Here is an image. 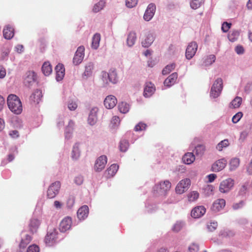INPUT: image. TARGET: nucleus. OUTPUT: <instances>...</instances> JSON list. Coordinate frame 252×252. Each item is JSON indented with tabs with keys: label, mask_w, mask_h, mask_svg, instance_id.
Here are the masks:
<instances>
[{
	"label": "nucleus",
	"mask_w": 252,
	"mask_h": 252,
	"mask_svg": "<svg viewBox=\"0 0 252 252\" xmlns=\"http://www.w3.org/2000/svg\"><path fill=\"white\" fill-rule=\"evenodd\" d=\"M75 203V197L74 196H70L67 201V206L69 208H71Z\"/></svg>",
	"instance_id": "052dcab7"
},
{
	"label": "nucleus",
	"mask_w": 252,
	"mask_h": 252,
	"mask_svg": "<svg viewBox=\"0 0 252 252\" xmlns=\"http://www.w3.org/2000/svg\"><path fill=\"white\" fill-rule=\"evenodd\" d=\"M225 206V200L223 199H218L213 203L211 207L212 210L214 212L221 211Z\"/></svg>",
	"instance_id": "aec40b11"
},
{
	"label": "nucleus",
	"mask_w": 252,
	"mask_h": 252,
	"mask_svg": "<svg viewBox=\"0 0 252 252\" xmlns=\"http://www.w3.org/2000/svg\"><path fill=\"white\" fill-rule=\"evenodd\" d=\"M41 97V91L39 90H36L31 95L30 99L34 102L38 103Z\"/></svg>",
	"instance_id": "473e14b6"
},
{
	"label": "nucleus",
	"mask_w": 252,
	"mask_h": 252,
	"mask_svg": "<svg viewBox=\"0 0 252 252\" xmlns=\"http://www.w3.org/2000/svg\"><path fill=\"white\" fill-rule=\"evenodd\" d=\"M235 52L239 55L243 54L244 52V49L243 46L238 45L235 47Z\"/></svg>",
	"instance_id": "0e129e2a"
},
{
	"label": "nucleus",
	"mask_w": 252,
	"mask_h": 252,
	"mask_svg": "<svg viewBox=\"0 0 252 252\" xmlns=\"http://www.w3.org/2000/svg\"><path fill=\"white\" fill-rule=\"evenodd\" d=\"M22 237L21 242L19 244V247L21 249H24L30 243L32 240V237L30 235L22 233Z\"/></svg>",
	"instance_id": "bb28decb"
},
{
	"label": "nucleus",
	"mask_w": 252,
	"mask_h": 252,
	"mask_svg": "<svg viewBox=\"0 0 252 252\" xmlns=\"http://www.w3.org/2000/svg\"><path fill=\"white\" fill-rule=\"evenodd\" d=\"M155 38L154 33L148 32L145 35V38L142 41V46L145 48L150 47L153 43Z\"/></svg>",
	"instance_id": "dca6fc26"
},
{
	"label": "nucleus",
	"mask_w": 252,
	"mask_h": 252,
	"mask_svg": "<svg viewBox=\"0 0 252 252\" xmlns=\"http://www.w3.org/2000/svg\"><path fill=\"white\" fill-rule=\"evenodd\" d=\"M72 220L70 217L64 218L60 222L59 229L61 232H64L69 230L71 225Z\"/></svg>",
	"instance_id": "2eb2a0df"
},
{
	"label": "nucleus",
	"mask_w": 252,
	"mask_h": 252,
	"mask_svg": "<svg viewBox=\"0 0 252 252\" xmlns=\"http://www.w3.org/2000/svg\"><path fill=\"white\" fill-rule=\"evenodd\" d=\"M199 250V246L195 244H191L188 248V252H197Z\"/></svg>",
	"instance_id": "8fccbe9b"
},
{
	"label": "nucleus",
	"mask_w": 252,
	"mask_h": 252,
	"mask_svg": "<svg viewBox=\"0 0 252 252\" xmlns=\"http://www.w3.org/2000/svg\"><path fill=\"white\" fill-rule=\"evenodd\" d=\"M245 205L244 201L241 200L237 203H234L232 205V208L234 210H237L242 208Z\"/></svg>",
	"instance_id": "4d7b16f0"
},
{
	"label": "nucleus",
	"mask_w": 252,
	"mask_h": 252,
	"mask_svg": "<svg viewBox=\"0 0 252 252\" xmlns=\"http://www.w3.org/2000/svg\"><path fill=\"white\" fill-rule=\"evenodd\" d=\"M146 126L145 123L140 122L135 126L134 129L136 131H142L146 129Z\"/></svg>",
	"instance_id": "6e6d98bb"
},
{
	"label": "nucleus",
	"mask_w": 252,
	"mask_h": 252,
	"mask_svg": "<svg viewBox=\"0 0 252 252\" xmlns=\"http://www.w3.org/2000/svg\"><path fill=\"white\" fill-rule=\"evenodd\" d=\"M227 160L225 158H222L217 160L212 165V170L213 172H217L223 170L226 166Z\"/></svg>",
	"instance_id": "ddd939ff"
},
{
	"label": "nucleus",
	"mask_w": 252,
	"mask_h": 252,
	"mask_svg": "<svg viewBox=\"0 0 252 252\" xmlns=\"http://www.w3.org/2000/svg\"><path fill=\"white\" fill-rule=\"evenodd\" d=\"M229 144L230 143L228 139H225L221 141L217 144L216 146V149L219 151H221L223 148H225L228 147Z\"/></svg>",
	"instance_id": "ea45409f"
},
{
	"label": "nucleus",
	"mask_w": 252,
	"mask_h": 252,
	"mask_svg": "<svg viewBox=\"0 0 252 252\" xmlns=\"http://www.w3.org/2000/svg\"><path fill=\"white\" fill-rule=\"evenodd\" d=\"M243 116V113L241 112H238L233 116L232 119V121L233 123L236 124L238 123Z\"/></svg>",
	"instance_id": "5fc2aeb1"
},
{
	"label": "nucleus",
	"mask_w": 252,
	"mask_h": 252,
	"mask_svg": "<svg viewBox=\"0 0 252 252\" xmlns=\"http://www.w3.org/2000/svg\"><path fill=\"white\" fill-rule=\"evenodd\" d=\"M40 224V221L38 219L35 218L32 219L29 224L30 231L32 233L36 232Z\"/></svg>",
	"instance_id": "393cba45"
},
{
	"label": "nucleus",
	"mask_w": 252,
	"mask_h": 252,
	"mask_svg": "<svg viewBox=\"0 0 252 252\" xmlns=\"http://www.w3.org/2000/svg\"><path fill=\"white\" fill-rule=\"evenodd\" d=\"M239 36V32L237 31H233L230 32L228 35V38L229 41L232 42L235 41Z\"/></svg>",
	"instance_id": "c03bdc74"
},
{
	"label": "nucleus",
	"mask_w": 252,
	"mask_h": 252,
	"mask_svg": "<svg viewBox=\"0 0 252 252\" xmlns=\"http://www.w3.org/2000/svg\"><path fill=\"white\" fill-rule=\"evenodd\" d=\"M119 169V166L116 164H112L105 171V174H107V177L109 178L114 176L117 173Z\"/></svg>",
	"instance_id": "c85d7f7f"
},
{
	"label": "nucleus",
	"mask_w": 252,
	"mask_h": 252,
	"mask_svg": "<svg viewBox=\"0 0 252 252\" xmlns=\"http://www.w3.org/2000/svg\"><path fill=\"white\" fill-rule=\"evenodd\" d=\"M109 74V81L113 84H116L118 81V78L115 70H111L108 73Z\"/></svg>",
	"instance_id": "e433bc0d"
},
{
	"label": "nucleus",
	"mask_w": 252,
	"mask_h": 252,
	"mask_svg": "<svg viewBox=\"0 0 252 252\" xmlns=\"http://www.w3.org/2000/svg\"><path fill=\"white\" fill-rule=\"evenodd\" d=\"M64 126L63 118L61 117L59 118L57 121V126L59 128L62 127Z\"/></svg>",
	"instance_id": "69168bd1"
},
{
	"label": "nucleus",
	"mask_w": 252,
	"mask_h": 252,
	"mask_svg": "<svg viewBox=\"0 0 252 252\" xmlns=\"http://www.w3.org/2000/svg\"><path fill=\"white\" fill-rule=\"evenodd\" d=\"M36 81V74L34 71L27 72L24 77V84L27 87H31Z\"/></svg>",
	"instance_id": "423d86ee"
},
{
	"label": "nucleus",
	"mask_w": 252,
	"mask_h": 252,
	"mask_svg": "<svg viewBox=\"0 0 252 252\" xmlns=\"http://www.w3.org/2000/svg\"><path fill=\"white\" fill-rule=\"evenodd\" d=\"M156 10V4L154 3H150L145 12L143 16L144 19L146 21H150L154 17Z\"/></svg>",
	"instance_id": "9b49d317"
},
{
	"label": "nucleus",
	"mask_w": 252,
	"mask_h": 252,
	"mask_svg": "<svg viewBox=\"0 0 252 252\" xmlns=\"http://www.w3.org/2000/svg\"><path fill=\"white\" fill-rule=\"evenodd\" d=\"M105 5V1L104 0H100L95 3L93 8V11L97 13L103 9Z\"/></svg>",
	"instance_id": "c9c22d12"
},
{
	"label": "nucleus",
	"mask_w": 252,
	"mask_h": 252,
	"mask_svg": "<svg viewBox=\"0 0 252 252\" xmlns=\"http://www.w3.org/2000/svg\"><path fill=\"white\" fill-rule=\"evenodd\" d=\"M184 222L182 221H177L173 226L172 229L175 232L179 231L184 226Z\"/></svg>",
	"instance_id": "de8ad7c7"
},
{
	"label": "nucleus",
	"mask_w": 252,
	"mask_h": 252,
	"mask_svg": "<svg viewBox=\"0 0 252 252\" xmlns=\"http://www.w3.org/2000/svg\"><path fill=\"white\" fill-rule=\"evenodd\" d=\"M107 162V158L105 155L98 157L95 162L94 170L97 172L101 171L105 167Z\"/></svg>",
	"instance_id": "0eeeda50"
},
{
	"label": "nucleus",
	"mask_w": 252,
	"mask_h": 252,
	"mask_svg": "<svg viewBox=\"0 0 252 252\" xmlns=\"http://www.w3.org/2000/svg\"><path fill=\"white\" fill-rule=\"evenodd\" d=\"M242 101V98L237 96L231 101V104L234 108H238L241 104Z\"/></svg>",
	"instance_id": "a18cd8bd"
},
{
	"label": "nucleus",
	"mask_w": 252,
	"mask_h": 252,
	"mask_svg": "<svg viewBox=\"0 0 252 252\" xmlns=\"http://www.w3.org/2000/svg\"><path fill=\"white\" fill-rule=\"evenodd\" d=\"M98 111V109L96 107H93L90 110L88 118V122L90 125L94 126L97 122Z\"/></svg>",
	"instance_id": "4468645a"
},
{
	"label": "nucleus",
	"mask_w": 252,
	"mask_h": 252,
	"mask_svg": "<svg viewBox=\"0 0 252 252\" xmlns=\"http://www.w3.org/2000/svg\"><path fill=\"white\" fill-rule=\"evenodd\" d=\"M117 103L116 97L113 95H109L106 96L104 101V104L107 109H112L114 107Z\"/></svg>",
	"instance_id": "6ab92c4d"
},
{
	"label": "nucleus",
	"mask_w": 252,
	"mask_h": 252,
	"mask_svg": "<svg viewBox=\"0 0 252 252\" xmlns=\"http://www.w3.org/2000/svg\"><path fill=\"white\" fill-rule=\"evenodd\" d=\"M216 60V56L214 55H210L206 56L203 61V65L207 66L213 64Z\"/></svg>",
	"instance_id": "4c0bfd02"
},
{
	"label": "nucleus",
	"mask_w": 252,
	"mask_h": 252,
	"mask_svg": "<svg viewBox=\"0 0 252 252\" xmlns=\"http://www.w3.org/2000/svg\"><path fill=\"white\" fill-rule=\"evenodd\" d=\"M240 160L238 158H234L231 159L229 163L230 171L235 170L239 165Z\"/></svg>",
	"instance_id": "58836bf2"
},
{
	"label": "nucleus",
	"mask_w": 252,
	"mask_h": 252,
	"mask_svg": "<svg viewBox=\"0 0 252 252\" xmlns=\"http://www.w3.org/2000/svg\"><path fill=\"white\" fill-rule=\"evenodd\" d=\"M156 88L154 84L151 82L147 83L144 88L143 95L145 97H151L155 93Z\"/></svg>",
	"instance_id": "412c9836"
},
{
	"label": "nucleus",
	"mask_w": 252,
	"mask_h": 252,
	"mask_svg": "<svg viewBox=\"0 0 252 252\" xmlns=\"http://www.w3.org/2000/svg\"><path fill=\"white\" fill-rule=\"evenodd\" d=\"M176 65L175 63H172L169 64L167 65L162 70V73L163 75H167L169 74L170 72L174 69L175 68Z\"/></svg>",
	"instance_id": "37998d69"
},
{
	"label": "nucleus",
	"mask_w": 252,
	"mask_h": 252,
	"mask_svg": "<svg viewBox=\"0 0 252 252\" xmlns=\"http://www.w3.org/2000/svg\"><path fill=\"white\" fill-rule=\"evenodd\" d=\"M204 3V0H191L190 6L193 9H196L199 8Z\"/></svg>",
	"instance_id": "79ce46f5"
},
{
	"label": "nucleus",
	"mask_w": 252,
	"mask_h": 252,
	"mask_svg": "<svg viewBox=\"0 0 252 252\" xmlns=\"http://www.w3.org/2000/svg\"><path fill=\"white\" fill-rule=\"evenodd\" d=\"M84 178L82 175L76 176L74 179V182L77 185H81L83 183Z\"/></svg>",
	"instance_id": "bf43d9fd"
},
{
	"label": "nucleus",
	"mask_w": 252,
	"mask_h": 252,
	"mask_svg": "<svg viewBox=\"0 0 252 252\" xmlns=\"http://www.w3.org/2000/svg\"><path fill=\"white\" fill-rule=\"evenodd\" d=\"M178 77V74L174 72L170 75L164 81V85L167 87L173 86L176 82Z\"/></svg>",
	"instance_id": "b1692460"
},
{
	"label": "nucleus",
	"mask_w": 252,
	"mask_h": 252,
	"mask_svg": "<svg viewBox=\"0 0 252 252\" xmlns=\"http://www.w3.org/2000/svg\"><path fill=\"white\" fill-rule=\"evenodd\" d=\"M100 40V34L98 33H95L92 38V48L94 50L97 49L99 46Z\"/></svg>",
	"instance_id": "7c9ffc66"
},
{
	"label": "nucleus",
	"mask_w": 252,
	"mask_h": 252,
	"mask_svg": "<svg viewBox=\"0 0 252 252\" xmlns=\"http://www.w3.org/2000/svg\"><path fill=\"white\" fill-rule=\"evenodd\" d=\"M101 76L102 80L103 81V83L106 85L108 84L109 83V74L108 72L105 71H102L101 72Z\"/></svg>",
	"instance_id": "864d4df0"
},
{
	"label": "nucleus",
	"mask_w": 252,
	"mask_h": 252,
	"mask_svg": "<svg viewBox=\"0 0 252 252\" xmlns=\"http://www.w3.org/2000/svg\"><path fill=\"white\" fill-rule=\"evenodd\" d=\"M120 150L123 152H126L129 147V142L127 140L122 139L120 142Z\"/></svg>",
	"instance_id": "a19ab883"
},
{
	"label": "nucleus",
	"mask_w": 252,
	"mask_h": 252,
	"mask_svg": "<svg viewBox=\"0 0 252 252\" xmlns=\"http://www.w3.org/2000/svg\"><path fill=\"white\" fill-rule=\"evenodd\" d=\"M9 109L14 114H20L22 111V105L19 98L14 94H9L7 99Z\"/></svg>",
	"instance_id": "f257e3e1"
},
{
	"label": "nucleus",
	"mask_w": 252,
	"mask_h": 252,
	"mask_svg": "<svg viewBox=\"0 0 252 252\" xmlns=\"http://www.w3.org/2000/svg\"><path fill=\"white\" fill-rule=\"evenodd\" d=\"M206 212V208L203 206H199L193 208L191 212V216L194 218L202 217Z\"/></svg>",
	"instance_id": "4be33fe9"
},
{
	"label": "nucleus",
	"mask_w": 252,
	"mask_h": 252,
	"mask_svg": "<svg viewBox=\"0 0 252 252\" xmlns=\"http://www.w3.org/2000/svg\"><path fill=\"white\" fill-rule=\"evenodd\" d=\"M190 185V181L189 179H185L181 180L176 187V192L178 194H182L186 191Z\"/></svg>",
	"instance_id": "1a4fd4ad"
},
{
	"label": "nucleus",
	"mask_w": 252,
	"mask_h": 252,
	"mask_svg": "<svg viewBox=\"0 0 252 252\" xmlns=\"http://www.w3.org/2000/svg\"><path fill=\"white\" fill-rule=\"evenodd\" d=\"M6 75V70L2 66H0V78H3Z\"/></svg>",
	"instance_id": "338daca9"
},
{
	"label": "nucleus",
	"mask_w": 252,
	"mask_h": 252,
	"mask_svg": "<svg viewBox=\"0 0 252 252\" xmlns=\"http://www.w3.org/2000/svg\"><path fill=\"white\" fill-rule=\"evenodd\" d=\"M67 107L71 111L75 110L77 107V104L75 101L69 100L67 103Z\"/></svg>",
	"instance_id": "3c124183"
},
{
	"label": "nucleus",
	"mask_w": 252,
	"mask_h": 252,
	"mask_svg": "<svg viewBox=\"0 0 252 252\" xmlns=\"http://www.w3.org/2000/svg\"><path fill=\"white\" fill-rule=\"evenodd\" d=\"M15 51L18 53H21L23 52L24 47L22 45H17L15 47Z\"/></svg>",
	"instance_id": "774afa93"
},
{
	"label": "nucleus",
	"mask_w": 252,
	"mask_h": 252,
	"mask_svg": "<svg viewBox=\"0 0 252 252\" xmlns=\"http://www.w3.org/2000/svg\"><path fill=\"white\" fill-rule=\"evenodd\" d=\"M80 156V151L78 143H75L71 152V158L73 160H77Z\"/></svg>",
	"instance_id": "c756f323"
},
{
	"label": "nucleus",
	"mask_w": 252,
	"mask_h": 252,
	"mask_svg": "<svg viewBox=\"0 0 252 252\" xmlns=\"http://www.w3.org/2000/svg\"><path fill=\"white\" fill-rule=\"evenodd\" d=\"M218 226V223L216 221L210 222L207 224V228L209 231H214Z\"/></svg>",
	"instance_id": "603ef678"
},
{
	"label": "nucleus",
	"mask_w": 252,
	"mask_h": 252,
	"mask_svg": "<svg viewBox=\"0 0 252 252\" xmlns=\"http://www.w3.org/2000/svg\"><path fill=\"white\" fill-rule=\"evenodd\" d=\"M136 39V34L135 32H130L127 38V45L129 47H132L135 42Z\"/></svg>",
	"instance_id": "2f4dec72"
},
{
	"label": "nucleus",
	"mask_w": 252,
	"mask_h": 252,
	"mask_svg": "<svg viewBox=\"0 0 252 252\" xmlns=\"http://www.w3.org/2000/svg\"><path fill=\"white\" fill-rule=\"evenodd\" d=\"M234 181L231 178H227L222 181L220 185L219 190L221 193H227L234 186Z\"/></svg>",
	"instance_id": "39448f33"
},
{
	"label": "nucleus",
	"mask_w": 252,
	"mask_h": 252,
	"mask_svg": "<svg viewBox=\"0 0 252 252\" xmlns=\"http://www.w3.org/2000/svg\"><path fill=\"white\" fill-rule=\"evenodd\" d=\"M130 109L129 104L126 102H122L118 104V109L120 112L123 114L127 113Z\"/></svg>",
	"instance_id": "f704fd0d"
},
{
	"label": "nucleus",
	"mask_w": 252,
	"mask_h": 252,
	"mask_svg": "<svg viewBox=\"0 0 252 252\" xmlns=\"http://www.w3.org/2000/svg\"><path fill=\"white\" fill-rule=\"evenodd\" d=\"M231 24L226 22H223L221 26V30L223 32H226L230 28Z\"/></svg>",
	"instance_id": "e2e57ef3"
},
{
	"label": "nucleus",
	"mask_w": 252,
	"mask_h": 252,
	"mask_svg": "<svg viewBox=\"0 0 252 252\" xmlns=\"http://www.w3.org/2000/svg\"><path fill=\"white\" fill-rule=\"evenodd\" d=\"M56 79L59 82L62 80L64 76L65 69L64 66L62 63L58 64L55 67Z\"/></svg>",
	"instance_id": "a211bd4d"
},
{
	"label": "nucleus",
	"mask_w": 252,
	"mask_h": 252,
	"mask_svg": "<svg viewBox=\"0 0 252 252\" xmlns=\"http://www.w3.org/2000/svg\"><path fill=\"white\" fill-rule=\"evenodd\" d=\"M42 71L45 76L49 75L52 72V68L49 62H45L42 66Z\"/></svg>",
	"instance_id": "72a5a7b5"
},
{
	"label": "nucleus",
	"mask_w": 252,
	"mask_h": 252,
	"mask_svg": "<svg viewBox=\"0 0 252 252\" xmlns=\"http://www.w3.org/2000/svg\"><path fill=\"white\" fill-rule=\"evenodd\" d=\"M198 45L195 42L189 43L187 47L186 51V58L188 60H190L195 55Z\"/></svg>",
	"instance_id": "9d476101"
},
{
	"label": "nucleus",
	"mask_w": 252,
	"mask_h": 252,
	"mask_svg": "<svg viewBox=\"0 0 252 252\" xmlns=\"http://www.w3.org/2000/svg\"><path fill=\"white\" fill-rule=\"evenodd\" d=\"M223 82L220 78H217L213 83L210 92V96L216 98L220 94L222 90Z\"/></svg>",
	"instance_id": "7ed1b4c3"
},
{
	"label": "nucleus",
	"mask_w": 252,
	"mask_h": 252,
	"mask_svg": "<svg viewBox=\"0 0 252 252\" xmlns=\"http://www.w3.org/2000/svg\"><path fill=\"white\" fill-rule=\"evenodd\" d=\"M27 252H39V248L36 245H31L28 247Z\"/></svg>",
	"instance_id": "13d9d810"
},
{
	"label": "nucleus",
	"mask_w": 252,
	"mask_h": 252,
	"mask_svg": "<svg viewBox=\"0 0 252 252\" xmlns=\"http://www.w3.org/2000/svg\"><path fill=\"white\" fill-rule=\"evenodd\" d=\"M3 36L5 39H11L14 34V29L10 25L6 26L3 30Z\"/></svg>",
	"instance_id": "a878e982"
},
{
	"label": "nucleus",
	"mask_w": 252,
	"mask_h": 252,
	"mask_svg": "<svg viewBox=\"0 0 252 252\" xmlns=\"http://www.w3.org/2000/svg\"><path fill=\"white\" fill-rule=\"evenodd\" d=\"M89 214V207L87 205H84L80 207L77 211V215L79 220H84L88 217Z\"/></svg>",
	"instance_id": "5701e85b"
},
{
	"label": "nucleus",
	"mask_w": 252,
	"mask_h": 252,
	"mask_svg": "<svg viewBox=\"0 0 252 252\" xmlns=\"http://www.w3.org/2000/svg\"><path fill=\"white\" fill-rule=\"evenodd\" d=\"M61 188V183L56 181L53 183L48 188L47 192V197L49 198H53L59 193Z\"/></svg>",
	"instance_id": "20e7f679"
},
{
	"label": "nucleus",
	"mask_w": 252,
	"mask_h": 252,
	"mask_svg": "<svg viewBox=\"0 0 252 252\" xmlns=\"http://www.w3.org/2000/svg\"><path fill=\"white\" fill-rule=\"evenodd\" d=\"M84 51L85 48L83 46L78 48L73 59V63L74 65H78L82 62L84 57Z\"/></svg>",
	"instance_id": "f8f14e48"
},
{
	"label": "nucleus",
	"mask_w": 252,
	"mask_h": 252,
	"mask_svg": "<svg viewBox=\"0 0 252 252\" xmlns=\"http://www.w3.org/2000/svg\"><path fill=\"white\" fill-rule=\"evenodd\" d=\"M58 233L55 229L51 230L47 232L45 238V243L48 246H53L57 241Z\"/></svg>",
	"instance_id": "6e6552de"
},
{
	"label": "nucleus",
	"mask_w": 252,
	"mask_h": 252,
	"mask_svg": "<svg viewBox=\"0 0 252 252\" xmlns=\"http://www.w3.org/2000/svg\"><path fill=\"white\" fill-rule=\"evenodd\" d=\"M199 197V193L196 191L191 192L188 195L189 200V201H194Z\"/></svg>",
	"instance_id": "49530a36"
},
{
	"label": "nucleus",
	"mask_w": 252,
	"mask_h": 252,
	"mask_svg": "<svg viewBox=\"0 0 252 252\" xmlns=\"http://www.w3.org/2000/svg\"><path fill=\"white\" fill-rule=\"evenodd\" d=\"M248 136V132L246 130L243 131L241 132L240 138H239V141L241 142H243L247 138Z\"/></svg>",
	"instance_id": "680f3d73"
},
{
	"label": "nucleus",
	"mask_w": 252,
	"mask_h": 252,
	"mask_svg": "<svg viewBox=\"0 0 252 252\" xmlns=\"http://www.w3.org/2000/svg\"><path fill=\"white\" fill-rule=\"evenodd\" d=\"M138 2V0H126V5L128 8H133L135 7Z\"/></svg>",
	"instance_id": "09e8293b"
},
{
	"label": "nucleus",
	"mask_w": 252,
	"mask_h": 252,
	"mask_svg": "<svg viewBox=\"0 0 252 252\" xmlns=\"http://www.w3.org/2000/svg\"><path fill=\"white\" fill-rule=\"evenodd\" d=\"M171 183L168 180L161 182L154 187V194L156 195L165 196L171 188Z\"/></svg>",
	"instance_id": "f03ea898"
},
{
	"label": "nucleus",
	"mask_w": 252,
	"mask_h": 252,
	"mask_svg": "<svg viewBox=\"0 0 252 252\" xmlns=\"http://www.w3.org/2000/svg\"><path fill=\"white\" fill-rule=\"evenodd\" d=\"M94 67V63L93 62L86 63L85 65L84 72L82 74V77L85 79L90 77L92 75Z\"/></svg>",
	"instance_id": "f3484780"
},
{
	"label": "nucleus",
	"mask_w": 252,
	"mask_h": 252,
	"mask_svg": "<svg viewBox=\"0 0 252 252\" xmlns=\"http://www.w3.org/2000/svg\"><path fill=\"white\" fill-rule=\"evenodd\" d=\"M183 161L186 164H190L195 160V156L192 153H187L182 158Z\"/></svg>",
	"instance_id": "cd10ccee"
}]
</instances>
